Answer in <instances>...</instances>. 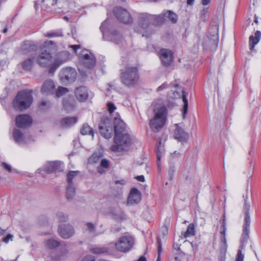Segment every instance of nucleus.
Wrapping results in <instances>:
<instances>
[{
    "label": "nucleus",
    "instance_id": "49530a36",
    "mask_svg": "<svg viewBox=\"0 0 261 261\" xmlns=\"http://www.w3.org/2000/svg\"><path fill=\"white\" fill-rule=\"evenodd\" d=\"M158 257L156 261H160V254H161V253L162 252V246H161V242L159 240L158 241Z\"/></svg>",
    "mask_w": 261,
    "mask_h": 261
},
{
    "label": "nucleus",
    "instance_id": "69168bd1",
    "mask_svg": "<svg viewBox=\"0 0 261 261\" xmlns=\"http://www.w3.org/2000/svg\"><path fill=\"white\" fill-rule=\"evenodd\" d=\"M52 43V42L51 41H45L44 42V47H46L47 46L49 45V44H51Z\"/></svg>",
    "mask_w": 261,
    "mask_h": 261
},
{
    "label": "nucleus",
    "instance_id": "3c124183",
    "mask_svg": "<svg viewBox=\"0 0 261 261\" xmlns=\"http://www.w3.org/2000/svg\"><path fill=\"white\" fill-rule=\"evenodd\" d=\"M82 261H95V258L92 255H87L83 258Z\"/></svg>",
    "mask_w": 261,
    "mask_h": 261
},
{
    "label": "nucleus",
    "instance_id": "0eeeda50",
    "mask_svg": "<svg viewBox=\"0 0 261 261\" xmlns=\"http://www.w3.org/2000/svg\"><path fill=\"white\" fill-rule=\"evenodd\" d=\"M134 239L131 236H122L115 243L116 250L121 252L128 251L133 246Z\"/></svg>",
    "mask_w": 261,
    "mask_h": 261
},
{
    "label": "nucleus",
    "instance_id": "1a4fd4ad",
    "mask_svg": "<svg viewBox=\"0 0 261 261\" xmlns=\"http://www.w3.org/2000/svg\"><path fill=\"white\" fill-rule=\"evenodd\" d=\"M79 61L81 65L89 69L93 68L96 64L94 56L86 49L81 51L79 55Z\"/></svg>",
    "mask_w": 261,
    "mask_h": 261
},
{
    "label": "nucleus",
    "instance_id": "20e7f679",
    "mask_svg": "<svg viewBox=\"0 0 261 261\" xmlns=\"http://www.w3.org/2000/svg\"><path fill=\"white\" fill-rule=\"evenodd\" d=\"M66 59L62 60H56L53 64V58L48 50H43L40 55L37 58L38 64L42 67H45L51 65L49 69V73H53L58 68V67L65 62Z\"/></svg>",
    "mask_w": 261,
    "mask_h": 261
},
{
    "label": "nucleus",
    "instance_id": "4c0bfd02",
    "mask_svg": "<svg viewBox=\"0 0 261 261\" xmlns=\"http://www.w3.org/2000/svg\"><path fill=\"white\" fill-rule=\"evenodd\" d=\"M107 249L103 247H93L90 249V251L95 254H100L107 252Z\"/></svg>",
    "mask_w": 261,
    "mask_h": 261
},
{
    "label": "nucleus",
    "instance_id": "2eb2a0df",
    "mask_svg": "<svg viewBox=\"0 0 261 261\" xmlns=\"http://www.w3.org/2000/svg\"><path fill=\"white\" fill-rule=\"evenodd\" d=\"M58 231L60 236L65 239L70 238L74 233V228L68 224L60 226L58 229Z\"/></svg>",
    "mask_w": 261,
    "mask_h": 261
},
{
    "label": "nucleus",
    "instance_id": "7ed1b4c3",
    "mask_svg": "<svg viewBox=\"0 0 261 261\" xmlns=\"http://www.w3.org/2000/svg\"><path fill=\"white\" fill-rule=\"evenodd\" d=\"M120 76L122 83L125 86H133L138 82L139 79L138 68L131 64L127 65L121 70Z\"/></svg>",
    "mask_w": 261,
    "mask_h": 261
},
{
    "label": "nucleus",
    "instance_id": "58836bf2",
    "mask_svg": "<svg viewBox=\"0 0 261 261\" xmlns=\"http://www.w3.org/2000/svg\"><path fill=\"white\" fill-rule=\"evenodd\" d=\"M221 242H222L221 250H222V251H223L224 252H225L226 251L227 244H226V237H225V235L221 236Z\"/></svg>",
    "mask_w": 261,
    "mask_h": 261
},
{
    "label": "nucleus",
    "instance_id": "37998d69",
    "mask_svg": "<svg viewBox=\"0 0 261 261\" xmlns=\"http://www.w3.org/2000/svg\"><path fill=\"white\" fill-rule=\"evenodd\" d=\"M62 36V34L61 33L56 32H50V33H47L46 34H45V37H50V38L55 37H59V36Z\"/></svg>",
    "mask_w": 261,
    "mask_h": 261
},
{
    "label": "nucleus",
    "instance_id": "338daca9",
    "mask_svg": "<svg viewBox=\"0 0 261 261\" xmlns=\"http://www.w3.org/2000/svg\"><path fill=\"white\" fill-rule=\"evenodd\" d=\"M138 261H147V260H146V258H145L144 256H141L139 258V259H138Z\"/></svg>",
    "mask_w": 261,
    "mask_h": 261
},
{
    "label": "nucleus",
    "instance_id": "052dcab7",
    "mask_svg": "<svg viewBox=\"0 0 261 261\" xmlns=\"http://www.w3.org/2000/svg\"><path fill=\"white\" fill-rule=\"evenodd\" d=\"M115 184H120L121 185H124L125 184V181L124 179H121L120 180H116L115 181Z\"/></svg>",
    "mask_w": 261,
    "mask_h": 261
},
{
    "label": "nucleus",
    "instance_id": "6e6d98bb",
    "mask_svg": "<svg viewBox=\"0 0 261 261\" xmlns=\"http://www.w3.org/2000/svg\"><path fill=\"white\" fill-rule=\"evenodd\" d=\"M166 87H167V84L166 83H164L161 86H160V87H159L157 88V91H161L162 90L165 89Z\"/></svg>",
    "mask_w": 261,
    "mask_h": 261
},
{
    "label": "nucleus",
    "instance_id": "5701e85b",
    "mask_svg": "<svg viewBox=\"0 0 261 261\" xmlns=\"http://www.w3.org/2000/svg\"><path fill=\"white\" fill-rule=\"evenodd\" d=\"M261 33L259 31L255 32L254 35H251L249 37L250 49L252 50L255 45H256L260 40Z\"/></svg>",
    "mask_w": 261,
    "mask_h": 261
},
{
    "label": "nucleus",
    "instance_id": "f03ea898",
    "mask_svg": "<svg viewBox=\"0 0 261 261\" xmlns=\"http://www.w3.org/2000/svg\"><path fill=\"white\" fill-rule=\"evenodd\" d=\"M164 12L159 15H152L143 14L139 18V22L135 30L138 33L142 34V36H147L151 32L150 21L154 20L156 24L162 23L165 20Z\"/></svg>",
    "mask_w": 261,
    "mask_h": 261
},
{
    "label": "nucleus",
    "instance_id": "cd10ccee",
    "mask_svg": "<svg viewBox=\"0 0 261 261\" xmlns=\"http://www.w3.org/2000/svg\"><path fill=\"white\" fill-rule=\"evenodd\" d=\"M75 194V188L73 185H68L67 187L66 196L68 199H72Z\"/></svg>",
    "mask_w": 261,
    "mask_h": 261
},
{
    "label": "nucleus",
    "instance_id": "ea45409f",
    "mask_svg": "<svg viewBox=\"0 0 261 261\" xmlns=\"http://www.w3.org/2000/svg\"><path fill=\"white\" fill-rule=\"evenodd\" d=\"M63 106L67 111H70L72 110L74 106L72 102H67L66 101H63Z\"/></svg>",
    "mask_w": 261,
    "mask_h": 261
},
{
    "label": "nucleus",
    "instance_id": "6e6552de",
    "mask_svg": "<svg viewBox=\"0 0 261 261\" xmlns=\"http://www.w3.org/2000/svg\"><path fill=\"white\" fill-rule=\"evenodd\" d=\"M250 204L247 200V198L245 199L243 211L245 213V223L243 226V232L242 235L241 241L246 242L249 238V227L251 223L250 217L249 215Z\"/></svg>",
    "mask_w": 261,
    "mask_h": 261
},
{
    "label": "nucleus",
    "instance_id": "603ef678",
    "mask_svg": "<svg viewBox=\"0 0 261 261\" xmlns=\"http://www.w3.org/2000/svg\"><path fill=\"white\" fill-rule=\"evenodd\" d=\"M13 235L11 234H8L6 237L3 239V242L5 243H8L10 240H12Z\"/></svg>",
    "mask_w": 261,
    "mask_h": 261
},
{
    "label": "nucleus",
    "instance_id": "9d476101",
    "mask_svg": "<svg viewBox=\"0 0 261 261\" xmlns=\"http://www.w3.org/2000/svg\"><path fill=\"white\" fill-rule=\"evenodd\" d=\"M99 132L106 139L111 138L113 134V128L109 118H102L99 124Z\"/></svg>",
    "mask_w": 261,
    "mask_h": 261
},
{
    "label": "nucleus",
    "instance_id": "8fccbe9b",
    "mask_svg": "<svg viewBox=\"0 0 261 261\" xmlns=\"http://www.w3.org/2000/svg\"><path fill=\"white\" fill-rule=\"evenodd\" d=\"M226 228L225 227V219H224L223 220V223H222V228L220 231V233L221 236L225 235L226 233Z\"/></svg>",
    "mask_w": 261,
    "mask_h": 261
},
{
    "label": "nucleus",
    "instance_id": "680f3d73",
    "mask_svg": "<svg viewBox=\"0 0 261 261\" xmlns=\"http://www.w3.org/2000/svg\"><path fill=\"white\" fill-rule=\"evenodd\" d=\"M97 155L96 154H93L92 156L90 158V161H93L94 162H96V160H95V158H96Z\"/></svg>",
    "mask_w": 261,
    "mask_h": 261
},
{
    "label": "nucleus",
    "instance_id": "9b49d317",
    "mask_svg": "<svg viewBox=\"0 0 261 261\" xmlns=\"http://www.w3.org/2000/svg\"><path fill=\"white\" fill-rule=\"evenodd\" d=\"M114 13L120 21L124 23H129L133 21L132 17L128 11L122 7H117L114 9Z\"/></svg>",
    "mask_w": 261,
    "mask_h": 261
},
{
    "label": "nucleus",
    "instance_id": "bb28decb",
    "mask_svg": "<svg viewBox=\"0 0 261 261\" xmlns=\"http://www.w3.org/2000/svg\"><path fill=\"white\" fill-rule=\"evenodd\" d=\"M81 133L82 135H90L92 136V138L94 137V132L89 125L87 124H84L81 130Z\"/></svg>",
    "mask_w": 261,
    "mask_h": 261
},
{
    "label": "nucleus",
    "instance_id": "e433bc0d",
    "mask_svg": "<svg viewBox=\"0 0 261 261\" xmlns=\"http://www.w3.org/2000/svg\"><path fill=\"white\" fill-rule=\"evenodd\" d=\"M68 92V90L67 88L63 87H59L56 91V95L57 97H60L67 93Z\"/></svg>",
    "mask_w": 261,
    "mask_h": 261
},
{
    "label": "nucleus",
    "instance_id": "4468645a",
    "mask_svg": "<svg viewBox=\"0 0 261 261\" xmlns=\"http://www.w3.org/2000/svg\"><path fill=\"white\" fill-rule=\"evenodd\" d=\"M141 199V193L138 189L133 188L131 189L127 198V204L129 205L137 204L140 201Z\"/></svg>",
    "mask_w": 261,
    "mask_h": 261
},
{
    "label": "nucleus",
    "instance_id": "5fc2aeb1",
    "mask_svg": "<svg viewBox=\"0 0 261 261\" xmlns=\"http://www.w3.org/2000/svg\"><path fill=\"white\" fill-rule=\"evenodd\" d=\"M175 171V168L174 166H171L170 168H169V171H168V173H169V174L171 176L173 175L174 172Z\"/></svg>",
    "mask_w": 261,
    "mask_h": 261
},
{
    "label": "nucleus",
    "instance_id": "39448f33",
    "mask_svg": "<svg viewBox=\"0 0 261 261\" xmlns=\"http://www.w3.org/2000/svg\"><path fill=\"white\" fill-rule=\"evenodd\" d=\"M32 102L31 91L23 90L18 93L13 105L15 109L22 111L29 108Z\"/></svg>",
    "mask_w": 261,
    "mask_h": 261
},
{
    "label": "nucleus",
    "instance_id": "de8ad7c7",
    "mask_svg": "<svg viewBox=\"0 0 261 261\" xmlns=\"http://www.w3.org/2000/svg\"><path fill=\"white\" fill-rule=\"evenodd\" d=\"M100 165L103 168H108L109 166V162L106 159H102L101 161Z\"/></svg>",
    "mask_w": 261,
    "mask_h": 261
},
{
    "label": "nucleus",
    "instance_id": "f704fd0d",
    "mask_svg": "<svg viewBox=\"0 0 261 261\" xmlns=\"http://www.w3.org/2000/svg\"><path fill=\"white\" fill-rule=\"evenodd\" d=\"M114 219L116 220H123L126 219V216L124 212L121 210L117 212L113 215Z\"/></svg>",
    "mask_w": 261,
    "mask_h": 261
},
{
    "label": "nucleus",
    "instance_id": "0e129e2a",
    "mask_svg": "<svg viewBox=\"0 0 261 261\" xmlns=\"http://www.w3.org/2000/svg\"><path fill=\"white\" fill-rule=\"evenodd\" d=\"M195 0H187V4L189 6L193 5L194 4Z\"/></svg>",
    "mask_w": 261,
    "mask_h": 261
},
{
    "label": "nucleus",
    "instance_id": "2f4dec72",
    "mask_svg": "<svg viewBox=\"0 0 261 261\" xmlns=\"http://www.w3.org/2000/svg\"><path fill=\"white\" fill-rule=\"evenodd\" d=\"M79 173V171H70L68 173L67 175V181L68 185H73L72 180L77 176Z\"/></svg>",
    "mask_w": 261,
    "mask_h": 261
},
{
    "label": "nucleus",
    "instance_id": "c756f323",
    "mask_svg": "<svg viewBox=\"0 0 261 261\" xmlns=\"http://www.w3.org/2000/svg\"><path fill=\"white\" fill-rule=\"evenodd\" d=\"M195 227L193 224H190L187 227V231L184 234L185 238L192 237L195 235Z\"/></svg>",
    "mask_w": 261,
    "mask_h": 261
},
{
    "label": "nucleus",
    "instance_id": "473e14b6",
    "mask_svg": "<svg viewBox=\"0 0 261 261\" xmlns=\"http://www.w3.org/2000/svg\"><path fill=\"white\" fill-rule=\"evenodd\" d=\"M56 218L60 222H64L67 221L68 216L63 212H58L56 214Z\"/></svg>",
    "mask_w": 261,
    "mask_h": 261
},
{
    "label": "nucleus",
    "instance_id": "72a5a7b5",
    "mask_svg": "<svg viewBox=\"0 0 261 261\" xmlns=\"http://www.w3.org/2000/svg\"><path fill=\"white\" fill-rule=\"evenodd\" d=\"M33 60L32 59H29L24 61L22 64V68L27 70H29L31 69L33 65Z\"/></svg>",
    "mask_w": 261,
    "mask_h": 261
},
{
    "label": "nucleus",
    "instance_id": "a19ab883",
    "mask_svg": "<svg viewBox=\"0 0 261 261\" xmlns=\"http://www.w3.org/2000/svg\"><path fill=\"white\" fill-rule=\"evenodd\" d=\"M86 230L88 231L89 232L92 233L95 231V226L94 225L90 222H88L86 224Z\"/></svg>",
    "mask_w": 261,
    "mask_h": 261
},
{
    "label": "nucleus",
    "instance_id": "c85d7f7f",
    "mask_svg": "<svg viewBox=\"0 0 261 261\" xmlns=\"http://www.w3.org/2000/svg\"><path fill=\"white\" fill-rule=\"evenodd\" d=\"M164 15L165 17L169 18L173 23H176L177 20V15L170 10H168L166 12H164Z\"/></svg>",
    "mask_w": 261,
    "mask_h": 261
},
{
    "label": "nucleus",
    "instance_id": "412c9836",
    "mask_svg": "<svg viewBox=\"0 0 261 261\" xmlns=\"http://www.w3.org/2000/svg\"><path fill=\"white\" fill-rule=\"evenodd\" d=\"M75 94L76 98L80 101H85L88 96V91L86 87L81 86L76 88Z\"/></svg>",
    "mask_w": 261,
    "mask_h": 261
},
{
    "label": "nucleus",
    "instance_id": "a878e982",
    "mask_svg": "<svg viewBox=\"0 0 261 261\" xmlns=\"http://www.w3.org/2000/svg\"><path fill=\"white\" fill-rule=\"evenodd\" d=\"M76 121L75 117L65 118L62 120L61 124L63 126L67 127L75 124Z\"/></svg>",
    "mask_w": 261,
    "mask_h": 261
},
{
    "label": "nucleus",
    "instance_id": "c9c22d12",
    "mask_svg": "<svg viewBox=\"0 0 261 261\" xmlns=\"http://www.w3.org/2000/svg\"><path fill=\"white\" fill-rule=\"evenodd\" d=\"M210 44L212 45H217L218 42V35L217 31H215L211 38H209Z\"/></svg>",
    "mask_w": 261,
    "mask_h": 261
},
{
    "label": "nucleus",
    "instance_id": "e2e57ef3",
    "mask_svg": "<svg viewBox=\"0 0 261 261\" xmlns=\"http://www.w3.org/2000/svg\"><path fill=\"white\" fill-rule=\"evenodd\" d=\"M210 2H211V0H202V4L204 6H206L208 4H210Z\"/></svg>",
    "mask_w": 261,
    "mask_h": 261
},
{
    "label": "nucleus",
    "instance_id": "4be33fe9",
    "mask_svg": "<svg viewBox=\"0 0 261 261\" xmlns=\"http://www.w3.org/2000/svg\"><path fill=\"white\" fill-rule=\"evenodd\" d=\"M13 137L16 142L18 144L27 143L28 141L22 132L18 129H14L13 131Z\"/></svg>",
    "mask_w": 261,
    "mask_h": 261
},
{
    "label": "nucleus",
    "instance_id": "a18cd8bd",
    "mask_svg": "<svg viewBox=\"0 0 261 261\" xmlns=\"http://www.w3.org/2000/svg\"><path fill=\"white\" fill-rule=\"evenodd\" d=\"M244 255L242 253L241 250H239L238 252L236 261H243Z\"/></svg>",
    "mask_w": 261,
    "mask_h": 261
},
{
    "label": "nucleus",
    "instance_id": "09e8293b",
    "mask_svg": "<svg viewBox=\"0 0 261 261\" xmlns=\"http://www.w3.org/2000/svg\"><path fill=\"white\" fill-rule=\"evenodd\" d=\"M2 166L5 170H7L9 172H11L12 168L11 165L3 162L2 163Z\"/></svg>",
    "mask_w": 261,
    "mask_h": 261
},
{
    "label": "nucleus",
    "instance_id": "a211bd4d",
    "mask_svg": "<svg viewBox=\"0 0 261 261\" xmlns=\"http://www.w3.org/2000/svg\"><path fill=\"white\" fill-rule=\"evenodd\" d=\"M114 128L115 135L126 133V124L120 118L115 117L114 119Z\"/></svg>",
    "mask_w": 261,
    "mask_h": 261
},
{
    "label": "nucleus",
    "instance_id": "aec40b11",
    "mask_svg": "<svg viewBox=\"0 0 261 261\" xmlns=\"http://www.w3.org/2000/svg\"><path fill=\"white\" fill-rule=\"evenodd\" d=\"M174 135L175 138L180 142L186 141L189 138L188 134L186 133L183 129L177 124H176Z\"/></svg>",
    "mask_w": 261,
    "mask_h": 261
},
{
    "label": "nucleus",
    "instance_id": "864d4df0",
    "mask_svg": "<svg viewBox=\"0 0 261 261\" xmlns=\"http://www.w3.org/2000/svg\"><path fill=\"white\" fill-rule=\"evenodd\" d=\"M107 23H108V22L107 21H104L102 23L101 27L100 28V29H101V31L103 33V34H104L105 33V28L106 27V25H107Z\"/></svg>",
    "mask_w": 261,
    "mask_h": 261
},
{
    "label": "nucleus",
    "instance_id": "f8f14e48",
    "mask_svg": "<svg viewBox=\"0 0 261 261\" xmlns=\"http://www.w3.org/2000/svg\"><path fill=\"white\" fill-rule=\"evenodd\" d=\"M59 77L63 83L72 82L76 77V72L74 68H66L61 71Z\"/></svg>",
    "mask_w": 261,
    "mask_h": 261
},
{
    "label": "nucleus",
    "instance_id": "bf43d9fd",
    "mask_svg": "<svg viewBox=\"0 0 261 261\" xmlns=\"http://www.w3.org/2000/svg\"><path fill=\"white\" fill-rule=\"evenodd\" d=\"M70 47L72 48L74 50L75 53H76L77 49L80 48V46L79 45H73L70 46Z\"/></svg>",
    "mask_w": 261,
    "mask_h": 261
},
{
    "label": "nucleus",
    "instance_id": "ddd939ff",
    "mask_svg": "<svg viewBox=\"0 0 261 261\" xmlns=\"http://www.w3.org/2000/svg\"><path fill=\"white\" fill-rule=\"evenodd\" d=\"M15 122L18 127L25 128L32 124V119L28 115H20L16 117Z\"/></svg>",
    "mask_w": 261,
    "mask_h": 261
},
{
    "label": "nucleus",
    "instance_id": "6ab92c4d",
    "mask_svg": "<svg viewBox=\"0 0 261 261\" xmlns=\"http://www.w3.org/2000/svg\"><path fill=\"white\" fill-rule=\"evenodd\" d=\"M55 85L51 80H47L42 84L41 92L45 95L52 94L55 92Z\"/></svg>",
    "mask_w": 261,
    "mask_h": 261
},
{
    "label": "nucleus",
    "instance_id": "13d9d810",
    "mask_svg": "<svg viewBox=\"0 0 261 261\" xmlns=\"http://www.w3.org/2000/svg\"><path fill=\"white\" fill-rule=\"evenodd\" d=\"M136 179H137L138 180H139L140 181H142V182L144 181V180H145L144 177L143 175L137 176L136 177Z\"/></svg>",
    "mask_w": 261,
    "mask_h": 261
},
{
    "label": "nucleus",
    "instance_id": "393cba45",
    "mask_svg": "<svg viewBox=\"0 0 261 261\" xmlns=\"http://www.w3.org/2000/svg\"><path fill=\"white\" fill-rule=\"evenodd\" d=\"M45 244L46 247L49 249L55 248L60 245H63V244H61L59 241L53 239L47 240L45 242Z\"/></svg>",
    "mask_w": 261,
    "mask_h": 261
},
{
    "label": "nucleus",
    "instance_id": "423d86ee",
    "mask_svg": "<svg viewBox=\"0 0 261 261\" xmlns=\"http://www.w3.org/2000/svg\"><path fill=\"white\" fill-rule=\"evenodd\" d=\"M131 143L130 138L127 133L115 135L114 144L111 149L114 152H120L127 149Z\"/></svg>",
    "mask_w": 261,
    "mask_h": 261
},
{
    "label": "nucleus",
    "instance_id": "774afa93",
    "mask_svg": "<svg viewBox=\"0 0 261 261\" xmlns=\"http://www.w3.org/2000/svg\"><path fill=\"white\" fill-rule=\"evenodd\" d=\"M5 230L0 228V237L3 235L5 232Z\"/></svg>",
    "mask_w": 261,
    "mask_h": 261
},
{
    "label": "nucleus",
    "instance_id": "b1692460",
    "mask_svg": "<svg viewBox=\"0 0 261 261\" xmlns=\"http://www.w3.org/2000/svg\"><path fill=\"white\" fill-rule=\"evenodd\" d=\"M182 92V100L184 103V108L182 110V117L184 118H185L186 115L187 113L188 108V101L187 98V95L185 91L183 90L181 91Z\"/></svg>",
    "mask_w": 261,
    "mask_h": 261
},
{
    "label": "nucleus",
    "instance_id": "dca6fc26",
    "mask_svg": "<svg viewBox=\"0 0 261 261\" xmlns=\"http://www.w3.org/2000/svg\"><path fill=\"white\" fill-rule=\"evenodd\" d=\"M160 58L165 66H169L173 60L172 52L167 49H162L160 51Z\"/></svg>",
    "mask_w": 261,
    "mask_h": 261
},
{
    "label": "nucleus",
    "instance_id": "7c9ffc66",
    "mask_svg": "<svg viewBox=\"0 0 261 261\" xmlns=\"http://www.w3.org/2000/svg\"><path fill=\"white\" fill-rule=\"evenodd\" d=\"M110 37L111 40L116 44L119 43L121 38V35L116 31L111 32Z\"/></svg>",
    "mask_w": 261,
    "mask_h": 261
},
{
    "label": "nucleus",
    "instance_id": "c03bdc74",
    "mask_svg": "<svg viewBox=\"0 0 261 261\" xmlns=\"http://www.w3.org/2000/svg\"><path fill=\"white\" fill-rule=\"evenodd\" d=\"M207 13H208L207 9L204 8L202 10H201L200 18L202 20L205 21L206 20V17H207Z\"/></svg>",
    "mask_w": 261,
    "mask_h": 261
},
{
    "label": "nucleus",
    "instance_id": "4d7b16f0",
    "mask_svg": "<svg viewBox=\"0 0 261 261\" xmlns=\"http://www.w3.org/2000/svg\"><path fill=\"white\" fill-rule=\"evenodd\" d=\"M49 105V103L47 101H42L40 103V107L42 109H44V107Z\"/></svg>",
    "mask_w": 261,
    "mask_h": 261
},
{
    "label": "nucleus",
    "instance_id": "79ce46f5",
    "mask_svg": "<svg viewBox=\"0 0 261 261\" xmlns=\"http://www.w3.org/2000/svg\"><path fill=\"white\" fill-rule=\"evenodd\" d=\"M108 110L110 113H112L116 109V107L112 102H109L107 103Z\"/></svg>",
    "mask_w": 261,
    "mask_h": 261
},
{
    "label": "nucleus",
    "instance_id": "f3484780",
    "mask_svg": "<svg viewBox=\"0 0 261 261\" xmlns=\"http://www.w3.org/2000/svg\"><path fill=\"white\" fill-rule=\"evenodd\" d=\"M63 168V163L59 161L48 162L44 166V169L48 173L61 171Z\"/></svg>",
    "mask_w": 261,
    "mask_h": 261
},
{
    "label": "nucleus",
    "instance_id": "f257e3e1",
    "mask_svg": "<svg viewBox=\"0 0 261 261\" xmlns=\"http://www.w3.org/2000/svg\"><path fill=\"white\" fill-rule=\"evenodd\" d=\"M154 117L150 119L149 125L151 129L154 132H159L165 124L167 110L162 101L159 100L154 105Z\"/></svg>",
    "mask_w": 261,
    "mask_h": 261
}]
</instances>
